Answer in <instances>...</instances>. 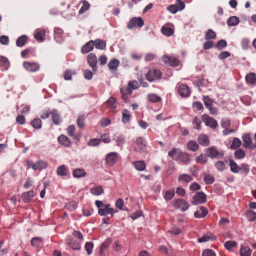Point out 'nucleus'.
<instances>
[{"label":"nucleus","mask_w":256,"mask_h":256,"mask_svg":"<svg viewBox=\"0 0 256 256\" xmlns=\"http://www.w3.org/2000/svg\"><path fill=\"white\" fill-rule=\"evenodd\" d=\"M140 87L136 80H130L128 82V87L120 89L122 98L125 102H128V97L132 94V90H136Z\"/></svg>","instance_id":"nucleus-1"},{"label":"nucleus","mask_w":256,"mask_h":256,"mask_svg":"<svg viewBox=\"0 0 256 256\" xmlns=\"http://www.w3.org/2000/svg\"><path fill=\"white\" fill-rule=\"evenodd\" d=\"M206 154L208 157L212 159H222L224 156V152L219 150L216 146H212L206 150Z\"/></svg>","instance_id":"nucleus-2"},{"label":"nucleus","mask_w":256,"mask_h":256,"mask_svg":"<svg viewBox=\"0 0 256 256\" xmlns=\"http://www.w3.org/2000/svg\"><path fill=\"white\" fill-rule=\"evenodd\" d=\"M162 75V74L160 70L152 69L146 74V77L149 82H152L161 79Z\"/></svg>","instance_id":"nucleus-3"},{"label":"nucleus","mask_w":256,"mask_h":256,"mask_svg":"<svg viewBox=\"0 0 256 256\" xmlns=\"http://www.w3.org/2000/svg\"><path fill=\"white\" fill-rule=\"evenodd\" d=\"M119 160V155L116 152H111L106 156V164L109 166H112Z\"/></svg>","instance_id":"nucleus-4"},{"label":"nucleus","mask_w":256,"mask_h":256,"mask_svg":"<svg viewBox=\"0 0 256 256\" xmlns=\"http://www.w3.org/2000/svg\"><path fill=\"white\" fill-rule=\"evenodd\" d=\"M206 200V194L203 192H198L193 196L192 203L193 205L196 206L204 204Z\"/></svg>","instance_id":"nucleus-5"},{"label":"nucleus","mask_w":256,"mask_h":256,"mask_svg":"<svg viewBox=\"0 0 256 256\" xmlns=\"http://www.w3.org/2000/svg\"><path fill=\"white\" fill-rule=\"evenodd\" d=\"M144 26V21L141 18H134L128 24L127 28L129 30L134 28H142Z\"/></svg>","instance_id":"nucleus-6"},{"label":"nucleus","mask_w":256,"mask_h":256,"mask_svg":"<svg viewBox=\"0 0 256 256\" xmlns=\"http://www.w3.org/2000/svg\"><path fill=\"white\" fill-rule=\"evenodd\" d=\"M172 206L177 209H180L184 212L187 210L190 207L188 204L186 200L182 199L174 201Z\"/></svg>","instance_id":"nucleus-7"},{"label":"nucleus","mask_w":256,"mask_h":256,"mask_svg":"<svg viewBox=\"0 0 256 256\" xmlns=\"http://www.w3.org/2000/svg\"><path fill=\"white\" fill-rule=\"evenodd\" d=\"M23 66L26 70L30 72H36L40 70V65L36 62H25Z\"/></svg>","instance_id":"nucleus-8"},{"label":"nucleus","mask_w":256,"mask_h":256,"mask_svg":"<svg viewBox=\"0 0 256 256\" xmlns=\"http://www.w3.org/2000/svg\"><path fill=\"white\" fill-rule=\"evenodd\" d=\"M162 60L165 64L172 66L176 67L180 64L179 60L174 56L170 57L168 56H164L162 58Z\"/></svg>","instance_id":"nucleus-9"},{"label":"nucleus","mask_w":256,"mask_h":256,"mask_svg":"<svg viewBox=\"0 0 256 256\" xmlns=\"http://www.w3.org/2000/svg\"><path fill=\"white\" fill-rule=\"evenodd\" d=\"M87 60L90 66L92 68L94 72L98 70V58L94 54H90L88 56Z\"/></svg>","instance_id":"nucleus-10"},{"label":"nucleus","mask_w":256,"mask_h":256,"mask_svg":"<svg viewBox=\"0 0 256 256\" xmlns=\"http://www.w3.org/2000/svg\"><path fill=\"white\" fill-rule=\"evenodd\" d=\"M116 213L114 208H110V204H105L101 209L98 210V214L101 216L111 214L112 216Z\"/></svg>","instance_id":"nucleus-11"},{"label":"nucleus","mask_w":256,"mask_h":256,"mask_svg":"<svg viewBox=\"0 0 256 256\" xmlns=\"http://www.w3.org/2000/svg\"><path fill=\"white\" fill-rule=\"evenodd\" d=\"M203 120L206 126H209L212 128L214 129L218 126L217 122L207 114L204 115Z\"/></svg>","instance_id":"nucleus-12"},{"label":"nucleus","mask_w":256,"mask_h":256,"mask_svg":"<svg viewBox=\"0 0 256 256\" xmlns=\"http://www.w3.org/2000/svg\"><path fill=\"white\" fill-rule=\"evenodd\" d=\"M178 91L179 94L184 98L190 96V88L186 84H180L178 88Z\"/></svg>","instance_id":"nucleus-13"},{"label":"nucleus","mask_w":256,"mask_h":256,"mask_svg":"<svg viewBox=\"0 0 256 256\" xmlns=\"http://www.w3.org/2000/svg\"><path fill=\"white\" fill-rule=\"evenodd\" d=\"M58 142L60 144L64 147L70 148L72 146V142L70 140L64 135H61L58 137Z\"/></svg>","instance_id":"nucleus-14"},{"label":"nucleus","mask_w":256,"mask_h":256,"mask_svg":"<svg viewBox=\"0 0 256 256\" xmlns=\"http://www.w3.org/2000/svg\"><path fill=\"white\" fill-rule=\"evenodd\" d=\"M113 140L118 146H122L126 142L124 136L120 133H116L113 136Z\"/></svg>","instance_id":"nucleus-15"},{"label":"nucleus","mask_w":256,"mask_h":256,"mask_svg":"<svg viewBox=\"0 0 256 256\" xmlns=\"http://www.w3.org/2000/svg\"><path fill=\"white\" fill-rule=\"evenodd\" d=\"M57 174L61 177H68L70 171L68 168L65 165L59 166L56 170Z\"/></svg>","instance_id":"nucleus-16"},{"label":"nucleus","mask_w":256,"mask_h":256,"mask_svg":"<svg viewBox=\"0 0 256 256\" xmlns=\"http://www.w3.org/2000/svg\"><path fill=\"white\" fill-rule=\"evenodd\" d=\"M136 144L138 148L135 149V151L138 152L143 151L146 146L145 140L141 137L137 138Z\"/></svg>","instance_id":"nucleus-17"},{"label":"nucleus","mask_w":256,"mask_h":256,"mask_svg":"<svg viewBox=\"0 0 256 256\" xmlns=\"http://www.w3.org/2000/svg\"><path fill=\"white\" fill-rule=\"evenodd\" d=\"M94 41L90 40L82 47V52L84 54H88L94 50Z\"/></svg>","instance_id":"nucleus-18"},{"label":"nucleus","mask_w":256,"mask_h":256,"mask_svg":"<svg viewBox=\"0 0 256 256\" xmlns=\"http://www.w3.org/2000/svg\"><path fill=\"white\" fill-rule=\"evenodd\" d=\"M46 37V31L42 29H38L34 32L35 38L40 42L44 40Z\"/></svg>","instance_id":"nucleus-19"},{"label":"nucleus","mask_w":256,"mask_h":256,"mask_svg":"<svg viewBox=\"0 0 256 256\" xmlns=\"http://www.w3.org/2000/svg\"><path fill=\"white\" fill-rule=\"evenodd\" d=\"M190 158L189 154L186 152H182L177 162H180L184 164H187L190 162Z\"/></svg>","instance_id":"nucleus-20"},{"label":"nucleus","mask_w":256,"mask_h":256,"mask_svg":"<svg viewBox=\"0 0 256 256\" xmlns=\"http://www.w3.org/2000/svg\"><path fill=\"white\" fill-rule=\"evenodd\" d=\"M200 145L202 146H208L210 144V140L208 137L205 134L200 135L198 139Z\"/></svg>","instance_id":"nucleus-21"},{"label":"nucleus","mask_w":256,"mask_h":256,"mask_svg":"<svg viewBox=\"0 0 256 256\" xmlns=\"http://www.w3.org/2000/svg\"><path fill=\"white\" fill-rule=\"evenodd\" d=\"M134 168L138 172H144L146 169V162L142 160L136 161L133 162Z\"/></svg>","instance_id":"nucleus-22"},{"label":"nucleus","mask_w":256,"mask_h":256,"mask_svg":"<svg viewBox=\"0 0 256 256\" xmlns=\"http://www.w3.org/2000/svg\"><path fill=\"white\" fill-rule=\"evenodd\" d=\"M182 151L176 148H173L168 152V155L175 161H177Z\"/></svg>","instance_id":"nucleus-23"},{"label":"nucleus","mask_w":256,"mask_h":256,"mask_svg":"<svg viewBox=\"0 0 256 256\" xmlns=\"http://www.w3.org/2000/svg\"><path fill=\"white\" fill-rule=\"evenodd\" d=\"M246 81L249 85L254 86L256 84V74L251 72L246 76Z\"/></svg>","instance_id":"nucleus-24"},{"label":"nucleus","mask_w":256,"mask_h":256,"mask_svg":"<svg viewBox=\"0 0 256 256\" xmlns=\"http://www.w3.org/2000/svg\"><path fill=\"white\" fill-rule=\"evenodd\" d=\"M208 214V210L204 206H201L198 210L195 212L194 216L196 218H204Z\"/></svg>","instance_id":"nucleus-25"},{"label":"nucleus","mask_w":256,"mask_h":256,"mask_svg":"<svg viewBox=\"0 0 256 256\" xmlns=\"http://www.w3.org/2000/svg\"><path fill=\"white\" fill-rule=\"evenodd\" d=\"M116 99L112 97L110 98L106 102L108 108L113 112H115L116 109Z\"/></svg>","instance_id":"nucleus-26"},{"label":"nucleus","mask_w":256,"mask_h":256,"mask_svg":"<svg viewBox=\"0 0 256 256\" xmlns=\"http://www.w3.org/2000/svg\"><path fill=\"white\" fill-rule=\"evenodd\" d=\"M230 166L231 172L234 174H238L241 170V168L233 160H230Z\"/></svg>","instance_id":"nucleus-27"},{"label":"nucleus","mask_w":256,"mask_h":256,"mask_svg":"<svg viewBox=\"0 0 256 256\" xmlns=\"http://www.w3.org/2000/svg\"><path fill=\"white\" fill-rule=\"evenodd\" d=\"M10 66L8 59L3 56H0V66L2 67L3 70H8Z\"/></svg>","instance_id":"nucleus-28"},{"label":"nucleus","mask_w":256,"mask_h":256,"mask_svg":"<svg viewBox=\"0 0 256 256\" xmlns=\"http://www.w3.org/2000/svg\"><path fill=\"white\" fill-rule=\"evenodd\" d=\"M122 122L124 124H128L130 122L131 118V115L130 114V112L124 109L122 111Z\"/></svg>","instance_id":"nucleus-29"},{"label":"nucleus","mask_w":256,"mask_h":256,"mask_svg":"<svg viewBox=\"0 0 256 256\" xmlns=\"http://www.w3.org/2000/svg\"><path fill=\"white\" fill-rule=\"evenodd\" d=\"M120 64V62L118 60L114 59L110 62L108 64V66L111 71H114L118 70Z\"/></svg>","instance_id":"nucleus-30"},{"label":"nucleus","mask_w":256,"mask_h":256,"mask_svg":"<svg viewBox=\"0 0 256 256\" xmlns=\"http://www.w3.org/2000/svg\"><path fill=\"white\" fill-rule=\"evenodd\" d=\"M86 175V172L82 168H78L74 170L73 176L75 178H84Z\"/></svg>","instance_id":"nucleus-31"},{"label":"nucleus","mask_w":256,"mask_h":256,"mask_svg":"<svg viewBox=\"0 0 256 256\" xmlns=\"http://www.w3.org/2000/svg\"><path fill=\"white\" fill-rule=\"evenodd\" d=\"M244 146L246 148H250L252 144V140L249 134H246L242 136Z\"/></svg>","instance_id":"nucleus-32"},{"label":"nucleus","mask_w":256,"mask_h":256,"mask_svg":"<svg viewBox=\"0 0 256 256\" xmlns=\"http://www.w3.org/2000/svg\"><path fill=\"white\" fill-rule=\"evenodd\" d=\"M112 240L111 238L106 239L102 244L100 248V254H102L103 252L109 248L112 244Z\"/></svg>","instance_id":"nucleus-33"},{"label":"nucleus","mask_w":256,"mask_h":256,"mask_svg":"<svg viewBox=\"0 0 256 256\" xmlns=\"http://www.w3.org/2000/svg\"><path fill=\"white\" fill-rule=\"evenodd\" d=\"M43 240L40 238H34L31 240L32 245L38 248H41L42 246Z\"/></svg>","instance_id":"nucleus-34"},{"label":"nucleus","mask_w":256,"mask_h":256,"mask_svg":"<svg viewBox=\"0 0 256 256\" xmlns=\"http://www.w3.org/2000/svg\"><path fill=\"white\" fill-rule=\"evenodd\" d=\"M51 114L52 116V119L54 124L56 125H58L61 122V120L58 111L56 110H53L51 112Z\"/></svg>","instance_id":"nucleus-35"},{"label":"nucleus","mask_w":256,"mask_h":256,"mask_svg":"<svg viewBox=\"0 0 256 256\" xmlns=\"http://www.w3.org/2000/svg\"><path fill=\"white\" fill-rule=\"evenodd\" d=\"M86 118V116L85 114H80L78 116L76 123L80 128H83L85 127V120Z\"/></svg>","instance_id":"nucleus-36"},{"label":"nucleus","mask_w":256,"mask_h":256,"mask_svg":"<svg viewBox=\"0 0 256 256\" xmlns=\"http://www.w3.org/2000/svg\"><path fill=\"white\" fill-rule=\"evenodd\" d=\"M187 147L188 150L196 152L198 151L199 149V145L195 141H190L188 142Z\"/></svg>","instance_id":"nucleus-37"},{"label":"nucleus","mask_w":256,"mask_h":256,"mask_svg":"<svg viewBox=\"0 0 256 256\" xmlns=\"http://www.w3.org/2000/svg\"><path fill=\"white\" fill-rule=\"evenodd\" d=\"M35 196V193L34 191H30L24 194L22 198L24 202H30L32 199Z\"/></svg>","instance_id":"nucleus-38"},{"label":"nucleus","mask_w":256,"mask_h":256,"mask_svg":"<svg viewBox=\"0 0 256 256\" xmlns=\"http://www.w3.org/2000/svg\"><path fill=\"white\" fill-rule=\"evenodd\" d=\"M94 46H96V48L103 50L106 48V42L103 40H96L94 42Z\"/></svg>","instance_id":"nucleus-39"},{"label":"nucleus","mask_w":256,"mask_h":256,"mask_svg":"<svg viewBox=\"0 0 256 256\" xmlns=\"http://www.w3.org/2000/svg\"><path fill=\"white\" fill-rule=\"evenodd\" d=\"M240 19L236 16H232L227 21V24L230 26H235L240 23Z\"/></svg>","instance_id":"nucleus-40"},{"label":"nucleus","mask_w":256,"mask_h":256,"mask_svg":"<svg viewBox=\"0 0 256 256\" xmlns=\"http://www.w3.org/2000/svg\"><path fill=\"white\" fill-rule=\"evenodd\" d=\"M216 239V237L215 236L210 234V235L204 236L202 238L198 239V242L200 243H202L210 240H215Z\"/></svg>","instance_id":"nucleus-41"},{"label":"nucleus","mask_w":256,"mask_h":256,"mask_svg":"<svg viewBox=\"0 0 256 256\" xmlns=\"http://www.w3.org/2000/svg\"><path fill=\"white\" fill-rule=\"evenodd\" d=\"M252 254V252L249 247L241 246L240 250V256H251Z\"/></svg>","instance_id":"nucleus-42"},{"label":"nucleus","mask_w":256,"mask_h":256,"mask_svg":"<svg viewBox=\"0 0 256 256\" xmlns=\"http://www.w3.org/2000/svg\"><path fill=\"white\" fill-rule=\"evenodd\" d=\"M214 166L220 172H223L226 169V166L223 161H218L215 162Z\"/></svg>","instance_id":"nucleus-43"},{"label":"nucleus","mask_w":256,"mask_h":256,"mask_svg":"<svg viewBox=\"0 0 256 256\" xmlns=\"http://www.w3.org/2000/svg\"><path fill=\"white\" fill-rule=\"evenodd\" d=\"M83 4L82 6L80 8L79 10V14H82L86 12H87L90 8V4L87 0L82 1Z\"/></svg>","instance_id":"nucleus-44"},{"label":"nucleus","mask_w":256,"mask_h":256,"mask_svg":"<svg viewBox=\"0 0 256 256\" xmlns=\"http://www.w3.org/2000/svg\"><path fill=\"white\" fill-rule=\"evenodd\" d=\"M28 38L26 36L24 35L20 36L16 40V46L18 47H22L24 46L28 40Z\"/></svg>","instance_id":"nucleus-45"},{"label":"nucleus","mask_w":256,"mask_h":256,"mask_svg":"<svg viewBox=\"0 0 256 256\" xmlns=\"http://www.w3.org/2000/svg\"><path fill=\"white\" fill-rule=\"evenodd\" d=\"M148 100L152 103H157L162 100V98L156 94H150L148 96Z\"/></svg>","instance_id":"nucleus-46"},{"label":"nucleus","mask_w":256,"mask_h":256,"mask_svg":"<svg viewBox=\"0 0 256 256\" xmlns=\"http://www.w3.org/2000/svg\"><path fill=\"white\" fill-rule=\"evenodd\" d=\"M193 180L192 177L187 174H184L180 175L178 176V180L180 182H185L186 183H189Z\"/></svg>","instance_id":"nucleus-47"},{"label":"nucleus","mask_w":256,"mask_h":256,"mask_svg":"<svg viewBox=\"0 0 256 256\" xmlns=\"http://www.w3.org/2000/svg\"><path fill=\"white\" fill-rule=\"evenodd\" d=\"M207 157L206 155L205 156L204 154H201L196 158V162L201 164H205L208 162V160Z\"/></svg>","instance_id":"nucleus-48"},{"label":"nucleus","mask_w":256,"mask_h":256,"mask_svg":"<svg viewBox=\"0 0 256 256\" xmlns=\"http://www.w3.org/2000/svg\"><path fill=\"white\" fill-rule=\"evenodd\" d=\"M162 33L167 36H170L174 34V30L170 27L164 26L162 28Z\"/></svg>","instance_id":"nucleus-49"},{"label":"nucleus","mask_w":256,"mask_h":256,"mask_svg":"<svg viewBox=\"0 0 256 256\" xmlns=\"http://www.w3.org/2000/svg\"><path fill=\"white\" fill-rule=\"evenodd\" d=\"M216 32L212 30H208L205 36V39L206 40H214L216 38Z\"/></svg>","instance_id":"nucleus-50"},{"label":"nucleus","mask_w":256,"mask_h":256,"mask_svg":"<svg viewBox=\"0 0 256 256\" xmlns=\"http://www.w3.org/2000/svg\"><path fill=\"white\" fill-rule=\"evenodd\" d=\"M48 164L43 161H38L36 163L35 170H42L47 168Z\"/></svg>","instance_id":"nucleus-51"},{"label":"nucleus","mask_w":256,"mask_h":256,"mask_svg":"<svg viewBox=\"0 0 256 256\" xmlns=\"http://www.w3.org/2000/svg\"><path fill=\"white\" fill-rule=\"evenodd\" d=\"M104 192L102 187L100 186L91 189V192L95 196H100Z\"/></svg>","instance_id":"nucleus-52"},{"label":"nucleus","mask_w":256,"mask_h":256,"mask_svg":"<svg viewBox=\"0 0 256 256\" xmlns=\"http://www.w3.org/2000/svg\"><path fill=\"white\" fill-rule=\"evenodd\" d=\"M64 34L63 30L60 28H56L54 29V38L59 41Z\"/></svg>","instance_id":"nucleus-53"},{"label":"nucleus","mask_w":256,"mask_h":256,"mask_svg":"<svg viewBox=\"0 0 256 256\" xmlns=\"http://www.w3.org/2000/svg\"><path fill=\"white\" fill-rule=\"evenodd\" d=\"M246 216L249 222H254L256 219V212L254 211L248 210L246 212Z\"/></svg>","instance_id":"nucleus-54"},{"label":"nucleus","mask_w":256,"mask_h":256,"mask_svg":"<svg viewBox=\"0 0 256 256\" xmlns=\"http://www.w3.org/2000/svg\"><path fill=\"white\" fill-rule=\"evenodd\" d=\"M74 250H79L81 248V244L76 240H70L68 244Z\"/></svg>","instance_id":"nucleus-55"},{"label":"nucleus","mask_w":256,"mask_h":256,"mask_svg":"<svg viewBox=\"0 0 256 256\" xmlns=\"http://www.w3.org/2000/svg\"><path fill=\"white\" fill-rule=\"evenodd\" d=\"M235 157L238 160H241L245 158L246 152L242 149H238L234 152Z\"/></svg>","instance_id":"nucleus-56"},{"label":"nucleus","mask_w":256,"mask_h":256,"mask_svg":"<svg viewBox=\"0 0 256 256\" xmlns=\"http://www.w3.org/2000/svg\"><path fill=\"white\" fill-rule=\"evenodd\" d=\"M31 124L35 129H40L42 126V122L40 118H36L32 122Z\"/></svg>","instance_id":"nucleus-57"},{"label":"nucleus","mask_w":256,"mask_h":256,"mask_svg":"<svg viewBox=\"0 0 256 256\" xmlns=\"http://www.w3.org/2000/svg\"><path fill=\"white\" fill-rule=\"evenodd\" d=\"M94 244L92 242H88L86 244L85 249L87 252L88 255H91L93 252Z\"/></svg>","instance_id":"nucleus-58"},{"label":"nucleus","mask_w":256,"mask_h":256,"mask_svg":"<svg viewBox=\"0 0 256 256\" xmlns=\"http://www.w3.org/2000/svg\"><path fill=\"white\" fill-rule=\"evenodd\" d=\"M204 181L206 184H212L214 182V178L210 174H205Z\"/></svg>","instance_id":"nucleus-59"},{"label":"nucleus","mask_w":256,"mask_h":256,"mask_svg":"<svg viewBox=\"0 0 256 256\" xmlns=\"http://www.w3.org/2000/svg\"><path fill=\"white\" fill-rule=\"evenodd\" d=\"M238 244L236 242L234 241H228L226 242L224 244V248L228 250H230L232 248L236 247Z\"/></svg>","instance_id":"nucleus-60"},{"label":"nucleus","mask_w":256,"mask_h":256,"mask_svg":"<svg viewBox=\"0 0 256 256\" xmlns=\"http://www.w3.org/2000/svg\"><path fill=\"white\" fill-rule=\"evenodd\" d=\"M174 194L175 192L174 190H169L166 192L164 198L166 200L169 201L172 199Z\"/></svg>","instance_id":"nucleus-61"},{"label":"nucleus","mask_w":256,"mask_h":256,"mask_svg":"<svg viewBox=\"0 0 256 256\" xmlns=\"http://www.w3.org/2000/svg\"><path fill=\"white\" fill-rule=\"evenodd\" d=\"M241 145L242 142L238 138H234L231 145V148L233 150H236L240 147Z\"/></svg>","instance_id":"nucleus-62"},{"label":"nucleus","mask_w":256,"mask_h":256,"mask_svg":"<svg viewBox=\"0 0 256 256\" xmlns=\"http://www.w3.org/2000/svg\"><path fill=\"white\" fill-rule=\"evenodd\" d=\"M76 127L74 125H70V126L67 130V133L68 134V136L70 137H75V132H76Z\"/></svg>","instance_id":"nucleus-63"},{"label":"nucleus","mask_w":256,"mask_h":256,"mask_svg":"<svg viewBox=\"0 0 256 256\" xmlns=\"http://www.w3.org/2000/svg\"><path fill=\"white\" fill-rule=\"evenodd\" d=\"M228 46L227 42L225 40H222L218 42L216 47L219 50H222L226 48Z\"/></svg>","instance_id":"nucleus-64"}]
</instances>
